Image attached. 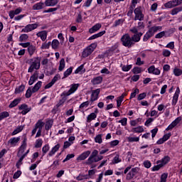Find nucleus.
<instances>
[{"label":"nucleus","mask_w":182,"mask_h":182,"mask_svg":"<svg viewBox=\"0 0 182 182\" xmlns=\"http://www.w3.org/2000/svg\"><path fill=\"white\" fill-rule=\"evenodd\" d=\"M58 0H46L44 5L46 6H55V5H58Z\"/></svg>","instance_id":"obj_29"},{"label":"nucleus","mask_w":182,"mask_h":182,"mask_svg":"<svg viewBox=\"0 0 182 182\" xmlns=\"http://www.w3.org/2000/svg\"><path fill=\"white\" fill-rule=\"evenodd\" d=\"M72 72H73V68L70 67L68 69H67L63 73V79H66V77L70 76V75H72Z\"/></svg>","instance_id":"obj_36"},{"label":"nucleus","mask_w":182,"mask_h":182,"mask_svg":"<svg viewBox=\"0 0 182 182\" xmlns=\"http://www.w3.org/2000/svg\"><path fill=\"white\" fill-rule=\"evenodd\" d=\"M97 157L96 156H89L87 160L85 161L87 166H91V168H95L96 165H93V163H97Z\"/></svg>","instance_id":"obj_11"},{"label":"nucleus","mask_w":182,"mask_h":182,"mask_svg":"<svg viewBox=\"0 0 182 182\" xmlns=\"http://www.w3.org/2000/svg\"><path fill=\"white\" fill-rule=\"evenodd\" d=\"M43 6H45V3L38 2L33 6V11H39L41 9H43Z\"/></svg>","instance_id":"obj_30"},{"label":"nucleus","mask_w":182,"mask_h":182,"mask_svg":"<svg viewBox=\"0 0 182 182\" xmlns=\"http://www.w3.org/2000/svg\"><path fill=\"white\" fill-rule=\"evenodd\" d=\"M157 161L158 164L159 163V164L162 166V167H164V166H166V164H167L170 161V156H165L161 160H159Z\"/></svg>","instance_id":"obj_25"},{"label":"nucleus","mask_w":182,"mask_h":182,"mask_svg":"<svg viewBox=\"0 0 182 182\" xmlns=\"http://www.w3.org/2000/svg\"><path fill=\"white\" fill-rule=\"evenodd\" d=\"M38 26V23L28 24L21 30V32H23L24 33H28V32H32V31H35V29H36Z\"/></svg>","instance_id":"obj_7"},{"label":"nucleus","mask_w":182,"mask_h":182,"mask_svg":"<svg viewBox=\"0 0 182 182\" xmlns=\"http://www.w3.org/2000/svg\"><path fill=\"white\" fill-rule=\"evenodd\" d=\"M86 72V69L85 68V65L82 64L80 65L75 70V75L80 74V75H83Z\"/></svg>","instance_id":"obj_27"},{"label":"nucleus","mask_w":182,"mask_h":182,"mask_svg":"<svg viewBox=\"0 0 182 182\" xmlns=\"http://www.w3.org/2000/svg\"><path fill=\"white\" fill-rule=\"evenodd\" d=\"M156 166H154L151 168V171H159V170H160L161 168V167H163L160 163H159V161H156Z\"/></svg>","instance_id":"obj_51"},{"label":"nucleus","mask_w":182,"mask_h":182,"mask_svg":"<svg viewBox=\"0 0 182 182\" xmlns=\"http://www.w3.org/2000/svg\"><path fill=\"white\" fill-rule=\"evenodd\" d=\"M96 117H97V114H96V113L92 112L91 114H90L87 117V123H90L92 120H95V119H96Z\"/></svg>","instance_id":"obj_37"},{"label":"nucleus","mask_w":182,"mask_h":182,"mask_svg":"<svg viewBox=\"0 0 182 182\" xmlns=\"http://www.w3.org/2000/svg\"><path fill=\"white\" fill-rule=\"evenodd\" d=\"M24 128H25V125L18 126L16 128V129H14L11 133V136H16V134H18V133H21V132H22V130H23Z\"/></svg>","instance_id":"obj_31"},{"label":"nucleus","mask_w":182,"mask_h":182,"mask_svg":"<svg viewBox=\"0 0 182 182\" xmlns=\"http://www.w3.org/2000/svg\"><path fill=\"white\" fill-rule=\"evenodd\" d=\"M87 175H83V174H79L78 176L76 177V180H77V181H82L83 180H87Z\"/></svg>","instance_id":"obj_47"},{"label":"nucleus","mask_w":182,"mask_h":182,"mask_svg":"<svg viewBox=\"0 0 182 182\" xmlns=\"http://www.w3.org/2000/svg\"><path fill=\"white\" fill-rule=\"evenodd\" d=\"M25 90V85H20L18 87L15 89V93L16 95H18L19 93H22Z\"/></svg>","instance_id":"obj_46"},{"label":"nucleus","mask_w":182,"mask_h":182,"mask_svg":"<svg viewBox=\"0 0 182 182\" xmlns=\"http://www.w3.org/2000/svg\"><path fill=\"white\" fill-rule=\"evenodd\" d=\"M168 177V173H164L161 175L160 182H167V178Z\"/></svg>","instance_id":"obj_53"},{"label":"nucleus","mask_w":182,"mask_h":182,"mask_svg":"<svg viewBox=\"0 0 182 182\" xmlns=\"http://www.w3.org/2000/svg\"><path fill=\"white\" fill-rule=\"evenodd\" d=\"M25 157H26V154H23V155L20 157L18 161L17 164H16V166H17L18 168H19V166L22 165V161H23V159H25Z\"/></svg>","instance_id":"obj_61"},{"label":"nucleus","mask_w":182,"mask_h":182,"mask_svg":"<svg viewBox=\"0 0 182 182\" xmlns=\"http://www.w3.org/2000/svg\"><path fill=\"white\" fill-rule=\"evenodd\" d=\"M121 42L122 43L123 46L126 48H132V46L134 44L132 37L128 33L124 34L121 38Z\"/></svg>","instance_id":"obj_3"},{"label":"nucleus","mask_w":182,"mask_h":182,"mask_svg":"<svg viewBox=\"0 0 182 182\" xmlns=\"http://www.w3.org/2000/svg\"><path fill=\"white\" fill-rule=\"evenodd\" d=\"M50 44H51L50 42H48V43H43L41 45V49H49V48L50 47Z\"/></svg>","instance_id":"obj_64"},{"label":"nucleus","mask_w":182,"mask_h":182,"mask_svg":"<svg viewBox=\"0 0 182 182\" xmlns=\"http://www.w3.org/2000/svg\"><path fill=\"white\" fill-rule=\"evenodd\" d=\"M18 109L21 111V114L25 116L27 113H29L30 110H32V107H28L26 104H22L18 107Z\"/></svg>","instance_id":"obj_13"},{"label":"nucleus","mask_w":182,"mask_h":182,"mask_svg":"<svg viewBox=\"0 0 182 182\" xmlns=\"http://www.w3.org/2000/svg\"><path fill=\"white\" fill-rule=\"evenodd\" d=\"M95 143H98L99 144H102L103 143V139H102V134H98L95 137Z\"/></svg>","instance_id":"obj_49"},{"label":"nucleus","mask_w":182,"mask_h":182,"mask_svg":"<svg viewBox=\"0 0 182 182\" xmlns=\"http://www.w3.org/2000/svg\"><path fill=\"white\" fill-rule=\"evenodd\" d=\"M143 36V33H137L132 37V42H139L140 39Z\"/></svg>","instance_id":"obj_33"},{"label":"nucleus","mask_w":182,"mask_h":182,"mask_svg":"<svg viewBox=\"0 0 182 182\" xmlns=\"http://www.w3.org/2000/svg\"><path fill=\"white\" fill-rule=\"evenodd\" d=\"M161 26H154L149 28L148 32L152 36H154V33L159 32V31H161Z\"/></svg>","instance_id":"obj_20"},{"label":"nucleus","mask_w":182,"mask_h":182,"mask_svg":"<svg viewBox=\"0 0 182 182\" xmlns=\"http://www.w3.org/2000/svg\"><path fill=\"white\" fill-rule=\"evenodd\" d=\"M79 87V84H73L70 86V90L68 91H66V92L64 93V95H66L67 96H70V95H73L75 92L77 90V88Z\"/></svg>","instance_id":"obj_12"},{"label":"nucleus","mask_w":182,"mask_h":182,"mask_svg":"<svg viewBox=\"0 0 182 182\" xmlns=\"http://www.w3.org/2000/svg\"><path fill=\"white\" fill-rule=\"evenodd\" d=\"M132 72L134 74V75H137L139 73H141V72H143V69H141V68L140 67H135L132 70Z\"/></svg>","instance_id":"obj_45"},{"label":"nucleus","mask_w":182,"mask_h":182,"mask_svg":"<svg viewBox=\"0 0 182 182\" xmlns=\"http://www.w3.org/2000/svg\"><path fill=\"white\" fill-rule=\"evenodd\" d=\"M100 28H102V24L101 23H96L95 25H94L92 28H90L89 29V32L90 33H95L96 32H97V31H99L100 29Z\"/></svg>","instance_id":"obj_26"},{"label":"nucleus","mask_w":182,"mask_h":182,"mask_svg":"<svg viewBox=\"0 0 182 182\" xmlns=\"http://www.w3.org/2000/svg\"><path fill=\"white\" fill-rule=\"evenodd\" d=\"M178 96H180V87H177L172 99V106H176L178 102Z\"/></svg>","instance_id":"obj_15"},{"label":"nucleus","mask_w":182,"mask_h":182,"mask_svg":"<svg viewBox=\"0 0 182 182\" xmlns=\"http://www.w3.org/2000/svg\"><path fill=\"white\" fill-rule=\"evenodd\" d=\"M67 93L66 91H64L62 94H61V99L59 100V102L57 104L58 107L62 106V105H63V103H65L66 102V100H68V96L69 95H66Z\"/></svg>","instance_id":"obj_24"},{"label":"nucleus","mask_w":182,"mask_h":182,"mask_svg":"<svg viewBox=\"0 0 182 182\" xmlns=\"http://www.w3.org/2000/svg\"><path fill=\"white\" fill-rule=\"evenodd\" d=\"M105 33H106V31H100L98 33L91 36L88 38V41H93V39H97V38H100V37L103 36V35H105Z\"/></svg>","instance_id":"obj_28"},{"label":"nucleus","mask_w":182,"mask_h":182,"mask_svg":"<svg viewBox=\"0 0 182 182\" xmlns=\"http://www.w3.org/2000/svg\"><path fill=\"white\" fill-rule=\"evenodd\" d=\"M59 149H60V144H57L48 152V157H53V156H55V154H56V153L59 151Z\"/></svg>","instance_id":"obj_17"},{"label":"nucleus","mask_w":182,"mask_h":182,"mask_svg":"<svg viewBox=\"0 0 182 182\" xmlns=\"http://www.w3.org/2000/svg\"><path fill=\"white\" fill-rule=\"evenodd\" d=\"M128 141L130 143H133L134 141H139L140 140L139 137H134V136H129L127 137Z\"/></svg>","instance_id":"obj_58"},{"label":"nucleus","mask_w":182,"mask_h":182,"mask_svg":"<svg viewBox=\"0 0 182 182\" xmlns=\"http://www.w3.org/2000/svg\"><path fill=\"white\" fill-rule=\"evenodd\" d=\"M6 117H9V112L6 111H4L0 112V122H2L4 119H6Z\"/></svg>","instance_id":"obj_38"},{"label":"nucleus","mask_w":182,"mask_h":182,"mask_svg":"<svg viewBox=\"0 0 182 182\" xmlns=\"http://www.w3.org/2000/svg\"><path fill=\"white\" fill-rule=\"evenodd\" d=\"M99 95H100V88L92 90V95H91V102H96V100L99 99Z\"/></svg>","instance_id":"obj_18"},{"label":"nucleus","mask_w":182,"mask_h":182,"mask_svg":"<svg viewBox=\"0 0 182 182\" xmlns=\"http://www.w3.org/2000/svg\"><path fill=\"white\" fill-rule=\"evenodd\" d=\"M182 4V0H171L168 2H166L164 4L165 8H167L168 9L171 8H176V6H178V5Z\"/></svg>","instance_id":"obj_6"},{"label":"nucleus","mask_w":182,"mask_h":182,"mask_svg":"<svg viewBox=\"0 0 182 182\" xmlns=\"http://www.w3.org/2000/svg\"><path fill=\"white\" fill-rule=\"evenodd\" d=\"M162 55L165 58H168L171 55V51L167 49H164L162 51Z\"/></svg>","instance_id":"obj_54"},{"label":"nucleus","mask_w":182,"mask_h":182,"mask_svg":"<svg viewBox=\"0 0 182 182\" xmlns=\"http://www.w3.org/2000/svg\"><path fill=\"white\" fill-rule=\"evenodd\" d=\"M38 77H39V73L38 71H36L31 77L30 80L28 81L29 86H32L33 83H35L36 80H38Z\"/></svg>","instance_id":"obj_19"},{"label":"nucleus","mask_w":182,"mask_h":182,"mask_svg":"<svg viewBox=\"0 0 182 182\" xmlns=\"http://www.w3.org/2000/svg\"><path fill=\"white\" fill-rule=\"evenodd\" d=\"M42 87V82L41 81H38L34 86L33 87H28V89L26 90V97L27 99H29L31 96H32V93H36L39 89Z\"/></svg>","instance_id":"obj_2"},{"label":"nucleus","mask_w":182,"mask_h":182,"mask_svg":"<svg viewBox=\"0 0 182 182\" xmlns=\"http://www.w3.org/2000/svg\"><path fill=\"white\" fill-rule=\"evenodd\" d=\"M159 112L158 111H156V109H153V110H151L150 112V116L151 117H155L157 118L159 117Z\"/></svg>","instance_id":"obj_59"},{"label":"nucleus","mask_w":182,"mask_h":182,"mask_svg":"<svg viewBox=\"0 0 182 182\" xmlns=\"http://www.w3.org/2000/svg\"><path fill=\"white\" fill-rule=\"evenodd\" d=\"M97 47V44L92 43L88 47H87L82 52V58H87L90 55L93 53L95 48Z\"/></svg>","instance_id":"obj_5"},{"label":"nucleus","mask_w":182,"mask_h":182,"mask_svg":"<svg viewBox=\"0 0 182 182\" xmlns=\"http://www.w3.org/2000/svg\"><path fill=\"white\" fill-rule=\"evenodd\" d=\"M179 12H182V7H176L171 10V15H177Z\"/></svg>","instance_id":"obj_40"},{"label":"nucleus","mask_w":182,"mask_h":182,"mask_svg":"<svg viewBox=\"0 0 182 182\" xmlns=\"http://www.w3.org/2000/svg\"><path fill=\"white\" fill-rule=\"evenodd\" d=\"M21 98H16L15 99L14 101H12L11 102V104L9 105V107L10 109H12V107H15V106H18V105H19V103H21Z\"/></svg>","instance_id":"obj_35"},{"label":"nucleus","mask_w":182,"mask_h":182,"mask_svg":"<svg viewBox=\"0 0 182 182\" xmlns=\"http://www.w3.org/2000/svg\"><path fill=\"white\" fill-rule=\"evenodd\" d=\"M67 93L66 91H64L62 94H61V99L59 100V102L57 104L58 107L62 106V105H63V103H65L66 102V100H68V96L69 95H66Z\"/></svg>","instance_id":"obj_23"},{"label":"nucleus","mask_w":182,"mask_h":182,"mask_svg":"<svg viewBox=\"0 0 182 182\" xmlns=\"http://www.w3.org/2000/svg\"><path fill=\"white\" fill-rule=\"evenodd\" d=\"M22 12V8L19 7L16 10L10 11L9 13L10 19H14L15 18V15H19Z\"/></svg>","instance_id":"obj_21"},{"label":"nucleus","mask_w":182,"mask_h":182,"mask_svg":"<svg viewBox=\"0 0 182 182\" xmlns=\"http://www.w3.org/2000/svg\"><path fill=\"white\" fill-rule=\"evenodd\" d=\"M42 144H43V141L42 139H38L36 141L35 147L36 149H39L40 147H42Z\"/></svg>","instance_id":"obj_50"},{"label":"nucleus","mask_w":182,"mask_h":182,"mask_svg":"<svg viewBox=\"0 0 182 182\" xmlns=\"http://www.w3.org/2000/svg\"><path fill=\"white\" fill-rule=\"evenodd\" d=\"M50 149V146H49V144H46L45 146H43L42 148V151L43 153V154H46V153H48Z\"/></svg>","instance_id":"obj_60"},{"label":"nucleus","mask_w":182,"mask_h":182,"mask_svg":"<svg viewBox=\"0 0 182 182\" xmlns=\"http://www.w3.org/2000/svg\"><path fill=\"white\" fill-rule=\"evenodd\" d=\"M173 75H175L176 76H181L182 75V70L176 67L173 70Z\"/></svg>","instance_id":"obj_42"},{"label":"nucleus","mask_w":182,"mask_h":182,"mask_svg":"<svg viewBox=\"0 0 182 182\" xmlns=\"http://www.w3.org/2000/svg\"><path fill=\"white\" fill-rule=\"evenodd\" d=\"M118 123H121L122 126H127V118H122L121 120L118 121Z\"/></svg>","instance_id":"obj_63"},{"label":"nucleus","mask_w":182,"mask_h":182,"mask_svg":"<svg viewBox=\"0 0 182 182\" xmlns=\"http://www.w3.org/2000/svg\"><path fill=\"white\" fill-rule=\"evenodd\" d=\"M65 66H66V63H65V58H62L60 61V65L58 67V70L60 72H62L63 69H65Z\"/></svg>","instance_id":"obj_41"},{"label":"nucleus","mask_w":182,"mask_h":182,"mask_svg":"<svg viewBox=\"0 0 182 182\" xmlns=\"http://www.w3.org/2000/svg\"><path fill=\"white\" fill-rule=\"evenodd\" d=\"M26 141H28V139L26 138V136H24L23 143H22L21 146H20V149L18 153V156H21V154L23 155V153H25V150H26V146H27Z\"/></svg>","instance_id":"obj_16"},{"label":"nucleus","mask_w":182,"mask_h":182,"mask_svg":"<svg viewBox=\"0 0 182 182\" xmlns=\"http://www.w3.org/2000/svg\"><path fill=\"white\" fill-rule=\"evenodd\" d=\"M182 118L181 117H178L175 120H173L166 129V132H168V130H173L181 122Z\"/></svg>","instance_id":"obj_9"},{"label":"nucleus","mask_w":182,"mask_h":182,"mask_svg":"<svg viewBox=\"0 0 182 182\" xmlns=\"http://www.w3.org/2000/svg\"><path fill=\"white\" fill-rule=\"evenodd\" d=\"M90 151H85L84 152H82L81 154H80L76 160L77 161H83V160H86V159H87V157H89V156H90Z\"/></svg>","instance_id":"obj_14"},{"label":"nucleus","mask_w":182,"mask_h":182,"mask_svg":"<svg viewBox=\"0 0 182 182\" xmlns=\"http://www.w3.org/2000/svg\"><path fill=\"white\" fill-rule=\"evenodd\" d=\"M152 36H153L149 31H147L144 36V38H143L144 42H147V41L149 40L150 38H151Z\"/></svg>","instance_id":"obj_55"},{"label":"nucleus","mask_w":182,"mask_h":182,"mask_svg":"<svg viewBox=\"0 0 182 182\" xmlns=\"http://www.w3.org/2000/svg\"><path fill=\"white\" fill-rule=\"evenodd\" d=\"M19 141H21V136L12 137L8 141V144L11 147H15L18 146Z\"/></svg>","instance_id":"obj_10"},{"label":"nucleus","mask_w":182,"mask_h":182,"mask_svg":"<svg viewBox=\"0 0 182 182\" xmlns=\"http://www.w3.org/2000/svg\"><path fill=\"white\" fill-rule=\"evenodd\" d=\"M29 38V36H28V34H21L19 36V42H26V41H28Z\"/></svg>","instance_id":"obj_43"},{"label":"nucleus","mask_w":182,"mask_h":182,"mask_svg":"<svg viewBox=\"0 0 182 182\" xmlns=\"http://www.w3.org/2000/svg\"><path fill=\"white\" fill-rule=\"evenodd\" d=\"M131 132H132V133H143V132H144V128L143 127V126H139L132 128Z\"/></svg>","instance_id":"obj_34"},{"label":"nucleus","mask_w":182,"mask_h":182,"mask_svg":"<svg viewBox=\"0 0 182 182\" xmlns=\"http://www.w3.org/2000/svg\"><path fill=\"white\" fill-rule=\"evenodd\" d=\"M36 36H38V38H41V41H43V42H45V41H46V38H48V31H39L36 33Z\"/></svg>","instance_id":"obj_22"},{"label":"nucleus","mask_w":182,"mask_h":182,"mask_svg":"<svg viewBox=\"0 0 182 182\" xmlns=\"http://www.w3.org/2000/svg\"><path fill=\"white\" fill-rule=\"evenodd\" d=\"M35 50H36V48L34 46L31 45L28 48V52L30 56H32V55H33V53H35Z\"/></svg>","instance_id":"obj_44"},{"label":"nucleus","mask_w":182,"mask_h":182,"mask_svg":"<svg viewBox=\"0 0 182 182\" xmlns=\"http://www.w3.org/2000/svg\"><path fill=\"white\" fill-rule=\"evenodd\" d=\"M154 122V118L149 117L146 120L144 123V126H146V127H149L151 124V123H153Z\"/></svg>","instance_id":"obj_52"},{"label":"nucleus","mask_w":182,"mask_h":182,"mask_svg":"<svg viewBox=\"0 0 182 182\" xmlns=\"http://www.w3.org/2000/svg\"><path fill=\"white\" fill-rule=\"evenodd\" d=\"M134 21H144V14H143V8L138 6L134 10Z\"/></svg>","instance_id":"obj_4"},{"label":"nucleus","mask_w":182,"mask_h":182,"mask_svg":"<svg viewBox=\"0 0 182 182\" xmlns=\"http://www.w3.org/2000/svg\"><path fill=\"white\" fill-rule=\"evenodd\" d=\"M51 46L53 49H58V47L59 46V41L55 39L52 41Z\"/></svg>","instance_id":"obj_56"},{"label":"nucleus","mask_w":182,"mask_h":182,"mask_svg":"<svg viewBox=\"0 0 182 182\" xmlns=\"http://www.w3.org/2000/svg\"><path fill=\"white\" fill-rule=\"evenodd\" d=\"M132 68H133V65H123L122 67V70L123 72H129Z\"/></svg>","instance_id":"obj_57"},{"label":"nucleus","mask_w":182,"mask_h":182,"mask_svg":"<svg viewBox=\"0 0 182 182\" xmlns=\"http://www.w3.org/2000/svg\"><path fill=\"white\" fill-rule=\"evenodd\" d=\"M147 70L148 73L150 75H155V76H159L160 73H161L160 69L156 68L154 65H151L149 68H148Z\"/></svg>","instance_id":"obj_8"},{"label":"nucleus","mask_w":182,"mask_h":182,"mask_svg":"<svg viewBox=\"0 0 182 182\" xmlns=\"http://www.w3.org/2000/svg\"><path fill=\"white\" fill-rule=\"evenodd\" d=\"M45 123H43V122H42V120H38L36 125H35V127L36 129H41L42 130V128L43 127Z\"/></svg>","instance_id":"obj_48"},{"label":"nucleus","mask_w":182,"mask_h":182,"mask_svg":"<svg viewBox=\"0 0 182 182\" xmlns=\"http://www.w3.org/2000/svg\"><path fill=\"white\" fill-rule=\"evenodd\" d=\"M139 122H140V118H137L136 119L131 120L130 125L132 127L137 126L139 124Z\"/></svg>","instance_id":"obj_62"},{"label":"nucleus","mask_w":182,"mask_h":182,"mask_svg":"<svg viewBox=\"0 0 182 182\" xmlns=\"http://www.w3.org/2000/svg\"><path fill=\"white\" fill-rule=\"evenodd\" d=\"M30 63L31 65L28 70V73H32L34 69H36V70H38V69H41V58L35 57L33 58H31L30 60Z\"/></svg>","instance_id":"obj_1"},{"label":"nucleus","mask_w":182,"mask_h":182,"mask_svg":"<svg viewBox=\"0 0 182 182\" xmlns=\"http://www.w3.org/2000/svg\"><path fill=\"white\" fill-rule=\"evenodd\" d=\"M103 81V77L102 76H98L96 77H94L92 80L91 82L92 85H100V83Z\"/></svg>","instance_id":"obj_32"},{"label":"nucleus","mask_w":182,"mask_h":182,"mask_svg":"<svg viewBox=\"0 0 182 182\" xmlns=\"http://www.w3.org/2000/svg\"><path fill=\"white\" fill-rule=\"evenodd\" d=\"M112 164H119V163H122V159L119 154H117L112 159Z\"/></svg>","instance_id":"obj_39"}]
</instances>
